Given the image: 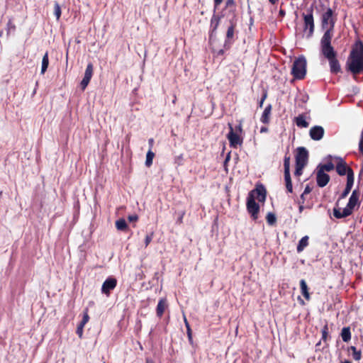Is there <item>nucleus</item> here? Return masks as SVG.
<instances>
[{"label":"nucleus","instance_id":"f3484780","mask_svg":"<svg viewBox=\"0 0 363 363\" xmlns=\"http://www.w3.org/2000/svg\"><path fill=\"white\" fill-rule=\"evenodd\" d=\"M167 308V303L166 298L160 299L157 308L156 314L159 318H162L165 309Z\"/></svg>","mask_w":363,"mask_h":363},{"label":"nucleus","instance_id":"473e14b6","mask_svg":"<svg viewBox=\"0 0 363 363\" xmlns=\"http://www.w3.org/2000/svg\"><path fill=\"white\" fill-rule=\"evenodd\" d=\"M321 333H322V340L324 342H326L328 340V337H330L329 331H328V325L327 323L323 327V328L321 330Z\"/></svg>","mask_w":363,"mask_h":363},{"label":"nucleus","instance_id":"4be33fe9","mask_svg":"<svg viewBox=\"0 0 363 363\" xmlns=\"http://www.w3.org/2000/svg\"><path fill=\"white\" fill-rule=\"evenodd\" d=\"M341 337L345 342H348L351 340V331L350 327H344L340 333Z\"/></svg>","mask_w":363,"mask_h":363},{"label":"nucleus","instance_id":"dca6fc26","mask_svg":"<svg viewBox=\"0 0 363 363\" xmlns=\"http://www.w3.org/2000/svg\"><path fill=\"white\" fill-rule=\"evenodd\" d=\"M336 172L340 176L348 175L350 167H347L346 162L342 158L339 159V162L336 165Z\"/></svg>","mask_w":363,"mask_h":363},{"label":"nucleus","instance_id":"a18cd8bd","mask_svg":"<svg viewBox=\"0 0 363 363\" xmlns=\"http://www.w3.org/2000/svg\"><path fill=\"white\" fill-rule=\"evenodd\" d=\"M267 91L264 90V92H263L262 96V98H261V99H260V101L259 102V106L260 108L262 107L264 101L267 99Z\"/></svg>","mask_w":363,"mask_h":363},{"label":"nucleus","instance_id":"a878e982","mask_svg":"<svg viewBox=\"0 0 363 363\" xmlns=\"http://www.w3.org/2000/svg\"><path fill=\"white\" fill-rule=\"evenodd\" d=\"M286 188L288 192H293V186L290 174H284Z\"/></svg>","mask_w":363,"mask_h":363},{"label":"nucleus","instance_id":"864d4df0","mask_svg":"<svg viewBox=\"0 0 363 363\" xmlns=\"http://www.w3.org/2000/svg\"><path fill=\"white\" fill-rule=\"evenodd\" d=\"M305 196L306 195H303V193L301 195L300 200L298 201V203H304L305 200H306Z\"/></svg>","mask_w":363,"mask_h":363},{"label":"nucleus","instance_id":"f8f14e48","mask_svg":"<svg viewBox=\"0 0 363 363\" xmlns=\"http://www.w3.org/2000/svg\"><path fill=\"white\" fill-rule=\"evenodd\" d=\"M252 194L255 196V199H257L259 202H264L267 196L264 186L262 184H257L255 189L249 193V195Z\"/></svg>","mask_w":363,"mask_h":363},{"label":"nucleus","instance_id":"6ab92c4d","mask_svg":"<svg viewBox=\"0 0 363 363\" xmlns=\"http://www.w3.org/2000/svg\"><path fill=\"white\" fill-rule=\"evenodd\" d=\"M309 237L308 235L303 236L298 242L296 250L298 253L303 251V250L309 245Z\"/></svg>","mask_w":363,"mask_h":363},{"label":"nucleus","instance_id":"338daca9","mask_svg":"<svg viewBox=\"0 0 363 363\" xmlns=\"http://www.w3.org/2000/svg\"><path fill=\"white\" fill-rule=\"evenodd\" d=\"M104 363H106L105 362Z\"/></svg>","mask_w":363,"mask_h":363},{"label":"nucleus","instance_id":"09e8293b","mask_svg":"<svg viewBox=\"0 0 363 363\" xmlns=\"http://www.w3.org/2000/svg\"><path fill=\"white\" fill-rule=\"evenodd\" d=\"M223 0H213L214 9L216 10L223 2Z\"/></svg>","mask_w":363,"mask_h":363},{"label":"nucleus","instance_id":"393cba45","mask_svg":"<svg viewBox=\"0 0 363 363\" xmlns=\"http://www.w3.org/2000/svg\"><path fill=\"white\" fill-rule=\"evenodd\" d=\"M334 168H335V165L331 162H328V163L324 164H320L318 167V169L322 170L323 172H325V171L330 172V171L333 170Z\"/></svg>","mask_w":363,"mask_h":363},{"label":"nucleus","instance_id":"c9c22d12","mask_svg":"<svg viewBox=\"0 0 363 363\" xmlns=\"http://www.w3.org/2000/svg\"><path fill=\"white\" fill-rule=\"evenodd\" d=\"M89 318H90L89 315V309L87 308H86L83 312L82 320H81V322L79 323L85 325L89 322Z\"/></svg>","mask_w":363,"mask_h":363},{"label":"nucleus","instance_id":"423d86ee","mask_svg":"<svg viewBox=\"0 0 363 363\" xmlns=\"http://www.w3.org/2000/svg\"><path fill=\"white\" fill-rule=\"evenodd\" d=\"M306 65L307 62L306 57L303 55H300L294 62L291 72L294 79H303L305 78L306 74Z\"/></svg>","mask_w":363,"mask_h":363},{"label":"nucleus","instance_id":"c756f323","mask_svg":"<svg viewBox=\"0 0 363 363\" xmlns=\"http://www.w3.org/2000/svg\"><path fill=\"white\" fill-rule=\"evenodd\" d=\"M350 350L352 352L353 359L356 361H359L362 358V352L360 350H357L354 346H351Z\"/></svg>","mask_w":363,"mask_h":363},{"label":"nucleus","instance_id":"3c124183","mask_svg":"<svg viewBox=\"0 0 363 363\" xmlns=\"http://www.w3.org/2000/svg\"><path fill=\"white\" fill-rule=\"evenodd\" d=\"M148 144H149V150H152V148L154 145V139L153 138H150L148 140Z\"/></svg>","mask_w":363,"mask_h":363},{"label":"nucleus","instance_id":"c85d7f7f","mask_svg":"<svg viewBox=\"0 0 363 363\" xmlns=\"http://www.w3.org/2000/svg\"><path fill=\"white\" fill-rule=\"evenodd\" d=\"M155 153L150 150H149L148 152H147L145 165L147 167H150L152 164V160L153 158L155 157Z\"/></svg>","mask_w":363,"mask_h":363},{"label":"nucleus","instance_id":"603ef678","mask_svg":"<svg viewBox=\"0 0 363 363\" xmlns=\"http://www.w3.org/2000/svg\"><path fill=\"white\" fill-rule=\"evenodd\" d=\"M224 53H225V50H224V49H220V50H218V51L216 52V56H217V57H218V56H222V55H224Z\"/></svg>","mask_w":363,"mask_h":363},{"label":"nucleus","instance_id":"4c0bfd02","mask_svg":"<svg viewBox=\"0 0 363 363\" xmlns=\"http://www.w3.org/2000/svg\"><path fill=\"white\" fill-rule=\"evenodd\" d=\"M91 78L89 77L84 76L81 83L80 86L82 91H84L86 86H88L89 83L90 82Z\"/></svg>","mask_w":363,"mask_h":363},{"label":"nucleus","instance_id":"39448f33","mask_svg":"<svg viewBox=\"0 0 363 363\" xmlns=\"http://www.w3.org/2000/svg\"><path fill=\"white\" fill-rule=\"evenodd\" d=\"M303 18V32L307 38H311L315 30V20L313 9L312 7L308 9L306 12L301 14Z\"/></svg>","mask_w":363,"mask_h":363},{"label":"nucleus","instance_id":"7c9ffc66","mask_svg":"<svg viewBox=\"0 0 363 363\" xmlns=\"http://www.w3.org/2000/svg\"><path fill=\"white\" fill-rule=\"evenodd\" d=\"M16 30V26L11 19H9L6 25V35L9 36L11 33Z\"/></svg>","mask_w":363,"mask_h":363},{"label":"nucleus","instance_id":"de8ad7c7","mask_svg":"<svg viewBox=\"0 0 363 363\" xmlns=\"http://www.w3.org/2000/svg\"><path fill=\"white\" fill-rule=\"evenodd\" d=\"M312 191V188L308 184L306 185V186L305 187V189L303 191V195H306V194H308L311 192Z\"/></svg>","mask_w":363,"mask_h":363},{"label":"nucleus","instance_id":"5fc2aeb1","mask_svg":"<svg viewBox=\"0 0 363 363\" xmlns=\"http://www.w3.org/2000/svg\"><path fill=\"white\" fill-rule=\"evenodd\" d=\"M184 213H184V212H183V213H182L181 216L178 218V220H177V223H178L179 224L182 223V222H183V217H184Z\"/></svg>","mask_w":363,"mask_h":363},{"label":"nucleus","instance_id":"6e6d98bb","mask_svg":"<svg viewBox=\"0 0 363 363\" xmlns=\"http://www.w3.org/2000/svg\"><path fill=\"white\" fill-rule=\"evenodd\" d=\"M299 204V206H298V211L299 213H302L303 209H304V206H303V203H298Z\"/></svg>","mask_w":363,"mask_h":363},{"label":"nucleus","instance_id":"2eb2a0df","mask_svg":"<svg viewBox=\"0 0 363 363\" xmlns=\"http://www.w3.org/2000/svg\"><path fill=\"white\" fill-rule=\"evenodd\" d=\"M330 177L328 174L323 172L322 170L318 169L316 173V182L319 187L323 188L325 186L330 182Z\"/></svg>","mask_w":363,"mask_h":363},{"label":"nucleus","instance_id":"7ed1b4c3","mask_svg":"<svg viewBox=\"0 0 363 363\" xmlns=\"http://www.w3.org/2000/svg\"><path fill=\"white\" fill-rule=\"evenodd\" d=\"M320 52L328 60L330 72L335 74L341 72V66L337 58V54L332 46L331 41L320 42Z\"/></svg>","mask_w":363,"mask_h":363},{"label":"nucleus","instance_id":"ddd939ff","mask_svg":"<svg viewBox=\"0 0 363 363\" xmlns=\"http://www.w3.org/2000/svg\"><path fill=\"white\" fill-rule=\"evenodd\" d=\"M117 284V280L113 277H108L102 284L101 291L103 294L109 295L110 291L113 290Z\"/></svg>","mask_w":363,"mask_h":363},{"label":"nucleus","instance_id":"5701e85b","mask_svg":"<svg viewBox=\"0 0 363 363\" xmlns=\"http://www.w3.org/2000/svg\"><path fill=\"white\" fill-rule=\"evenodd\" d=\"M116 227L117 230L121 231H126L128 228L126 221L123 218H120L116 221Z\"/></svg>","mask_w":363,"mask_h":363},{"label":"nucleus","instance_id":"4468645a","mask_svg":"<svg viewBox=\"0 0 363 363\" xmlns=\"http://www.w3.org/2000/svg\"><path fill=\"white\" fill-rule=\"evenodd\" d=\"M325 133L324 128L320 125H315L311 128L309 130V135L313 140H321Z\"/></svg>","mask_w":363,"mask_h":363},{"label":"nucleus","instance_id":"0eeeda50","mask_svg":"<svg viewBox=\"0 0 363 363\" xmlns=\"http://www.w3.org/2000/svg\"><path fill=\"white\" fill-rule=\"evenodd\" d=\"M220 19L221 16L216 13H213L211 16L208 31V41L210 44L213 43L216 38L217 29L220 25Z\"/></svg>","mask_w":363,"mask_h":363},{"label":"nucleus","instance_id":"cd10ccee","mask_svg":"<svg viewBox=\"0 0 363 363\" xmlns=\"http://www.w3.org/2000/svg\"><path fill=\"white\" fill-rule=\"evenodd\" d=\"M354 184V172L352 169H349L348 175L347 176L346 186L352 189Z\"/></svg>","mask_w":363,"mask_h":363},{"label":"nucleus","instance_id":"69168bd1","mask_svg":"<svg viewBox=\"0 0 363 363\" xmlns=\"http://www.w3.org/2000/svg\"><path fill=\"white\" fill-rule=\"evenodd\" d=\"M175 102H176V98L173 100L172 103L175 104Z\"/></svg>","mask_w":363,"mask_h":363},{"label":"nucleus","instance_id":"1a4fd4ad","mask_svg":"<svg viewBox=\"0 0 363 363\" xmlns=\"http://www.w3.org/2000/svg\"><path fill=\"white\" fill-rule=\"evenodd\" d=\"M230 131L227 135V138L229 140L230 146L233 148H236L238 145L242 144V138L237 133L234 132L233 125L231 123H228Z\"/></svg>","mask_w":363,"mask_h":363},{"label":"nucleus","instance_id":"58836bf2","mask_svg":"<svg viewBox=\"0 0 363 363\" xmlns=\"http://www.w3.org/2000/svg\"><path fill=\"white\" fill-rule=\"evenodd\" d=\"M154 237V232H151L150 233L147 234L145 236V247H147L150 243L152 242V238Z\"/></svg>","mask_w":363,"mask_h":363},{"label":"nucleus","instance_id":"9d476101","mask_svg":"<svg viewBox=\"0 0 363 363\" xmlns=\"http://www.w3.org/2000/svg\"><path fill=\"white\" fill-rule=\"evenodd\" d=\"M295 155L296 164L306 166L308 160V152L304 147H299L296 149Z\"/></svg>","mask_w":363,"mask_h":363},{"label":"nucleus","instance_id":"e433bc0d","mask_svg":"<svg viewBox=\"0 0 363 363\" xmlns=\"http://www.w3.org/2000/svg\"><path fill=\"white\" fill-rule=\"evenodd\" d=\"M91 78L89 77L84 76L81 83L80 86L82 91H84L86 86H88L89 83L90 82Z\"/></svg>","mask_w":363,"mask_h":363},{"label":"nucleus","instance_id":"680f3d73","mask_svg":"<svg viewBox=\"0 0 363 363\" xmlns=\"http://www.w3.org/2000/svg\"><path fill=\"white\" fill-rule=\"evenodd\" d=\"M269 1L272 4H276L278 1V0H269Z\"/></svg>","mask_w":363,"mask_h":363},{"label":"nucleus","instance_id":"9b49d317","mask_svg":"<svg viewBox=\"0 0 363 363\" xmlns=\"http://www.w3.org/2000/svg\"><path fill=\"white\" fill-rule=\"evenodd\" d=\"M236 23L230 21V25L228 28L227 32H226V36L225 40L224 42V48L225 50H228L230 48L231 45L234 42V37H235V30Z\"/></svg>","mask_w":363,"mask_h":363},{"label":"nucleus","instance_id":"6e6552de","mask_svg":"<svg viewBox=\"0 0 363 363\" xmlns=\"http://www.w3.org/2000/svg\"><path fill=\"white\" fill-rule=\"evenodd\" d=\"M246 205L247 210L248 213L251 214L253 220H257L259 212V206L257 203H256L255 196L252 194L248 195Z\"/></svg>","mask_w":363,"mask_h":363},{"label":"nucleus","instance_id":"aec40b11","mask_svg":"<svg viewBox=\"0 0 363 363\" xmlns=\"http://www.w3.org/2000/svg\"><path fill=\"white\" fill-rule=\"evenodd\" d=\"M296 125L298 128H308L309 123L306 121L305 116L303 114H300L295 118Z\"/></svg>","mask_w":363,"mask_h":363},{"label":"nucleus","instance_id":"052dcab7","mask_svg":"<svg viewBox=\"0 0 363 363\" xmlns=\"http://www.w3.org/2000/svg\"><path fill=\"white\" fill-rule=\"evenodd\" d=\"M267 130H268V128L267 127H262L260 129L261 133H265V132H267Z\"/></svg>","mask_w":363,"mask_h":363},{"label":"nucleus","instance_id":"f704fd0d","mask_svg":"<svg viewBox=\"0 0 363 363\" xmlns=\"http://www.w3.org/2000/svg\"><path fill=\"white\" fill-rule=\"evenodd\" d=\"M93 72H94V66H93L92 63L89 62L87 65L86 68L85 69L84 76L91 78L92 75H93Z\"/></svg>","mask_w":363,"mask_h":363},{"label":"nucleus","instance_id":"37998d69","mask_svg":"<svg viewBox=\"0 0 363 363\" xmlns=\"http://www.w3.org/2000/svg\"><path fill=\"white\" fill-rule=\"evenodd\" d=\"M84 327V325L80 323H79V325H77L76 333L78 335L79 338H82L83 336Z\"/></svg>","mask_w":363,"mask_h":363},{"label":"nucleus","instance_id":"bf43d9fd","mask_svg":"<svg viewBox=\"0 0 363 363\" xmlns=\"http://www.w3.org/2000/svg\"><path fill=\"white\" fill-rule=\"evenodd\" d=\"M145 363H155V362L151 358H146L145 359Z\"/></svg>","mask_w":363,"mask_h":363},{"label":"nucleus","instance_id":"c03bdc74","mask_svg":"<svg viewBox=\"0 0 363 363\" xmlns=\"http://www.w3.org/2000/svg\"><path fill=\"white\" fill-rule=\"evenodd\" d=\"M350 191H351L350 188L345 186V189L341 194L339 199H342L346 198L347 196V195L350 194Z\"/></svg>","mask_w":363,"mask_h":363},{"label":"nucleus","instance_id":"72a5a7b5","mask_svg":"<svg viewBox=\"0 0 363 363\" xmlns=\"http://www.w3.org/2000/svg\"><path fill=\"white\" fill-rule=\"evenodd\" d=\"M266 220L269 225H273L277 221V218L274 213L269 212L266 216Z\"/></svg>","mask_w":363,"mask_h":363},{"label":"nucleus","instance_id":"4d7b16f0","mask_svg":"<svg viewBox=\"0 0 363 363\" xmlns=\"http://www.w3.org/2000/svg\"><path fill=\"white\" fill-rule=\"evenodd\" d=\"M279 15L281 17H284L286 15V12L283 9H280L279 12Z\"/></svg>","mask_w":363,"mask_h":363},{"label":"nucleus","instance_id":"79ce46f5","mask_svg":"<svg viewBox=\"0 0 363 363\" xmlns=\"http://www.w3.org/2000/svg\"><path fill=\"white\" fill-rule=\"evenodd\" d=\"M184 323H185V325L186 327V332H187L188 337H189V340H192L191 329L190 328L189 323H188V321L186 318H184Z\"/></svg>","mask_w":363,"mask_h":363},{"label":"nucleus","instance_id":"13d9d810","mask_svg":"<svg viewBox=\"0 0 363 363\" xmlns=\"http://www.w3.org/2000/svg\"><path fill=\"white\" fill-rule=\"evenodd\" d=\"M236 130L237 131H239L240 133H241L242 131V124H239L237 127H236Z\"/></svg>","mask_w":363,"mask_h":363},{"label":"nucleus","instance_id":"a19ab883","mask_svg":"<svg viewBox=\"0 0 363 363\" xmlns=\"http://www.w3.org/2000/svg\"><path fill=\"white\" fill-rule=\"evenodd\" d=\"M236 6L235 0H226L225 1V8L226 9H233L235 10Z\"/></svg>","mask_w":363,"mask_h":363},{"label":"nucleus","instance_id":"bb28decb","mask_svg":"<svg viewBox=\"0 0 363 363\" xmlns=\"http://www.w3.org/2000/svg\"><path fill=\"white\" fill-rule=\"evenodd\" d=\"M290 156L286 153L284 159V174H290Z\"/></svg>","mask_w":363,"mask_h":363},{"label":"nucleus","instance_id":"f03ea898","mask_svg":"<svg viewBox=\"0 0 363 363\" xmlns=\"http://www.w3.org/2000/svg\"><path fill=\"white\" fill-rule=\"evenodd\" d=\"M337 20V14L330 7L323 9L320 16V23L322 29L325 30L320 42L332 41L335 23Z\"/></svg>","mask_w":363,"mask_h":363},{"label":"nucleus","instance_id":"49530a36","mask_svg":"<svg viewBox=\"0 0 363 363\" xmlns=\"http://www.w3.org/2000/svg\"><path fill=\"white\" fill-rule=\"evenodd\" d=\"M128 219L130 222H135L138 220V216L137 215H130L128 216Z\"/></svg>","mask_w":363,"mask_h":363},{"label":"nucleus","instance_id":"a211bd4d","mask_svg":"<svg viewBox=\"0 0 363 363\" xmlns=\"http://www.w3.org/2000/svg\"><path fill=\"white\" fill-rule=\"evenodd\" d=\"M272 109V106L271 104H268L266 106L260 118V121L262 123L264 124H268L269 123Z\"/></svg>","mask_w":363,"mask_h":363},{"label":"nucleus","instance_id":"f257e3e1","mask_svg":"<svg viewBox=\"0 0 363 363\" xmlns=\"http://www.w3.org/2000/svg\"><path fill=\"white\" fill-rule=\"evenodd\" d=\"M345 67L354 76L363 73V42L357 40L352 45Z\"/></svg>","mask_w":363,"mask_h":363},{"label":"nucleus","instance_id":"8fccbe9b","mask_svg":"<svg viewBox=\"0 0 363 363\" xmlns=\"http://www.w3.org/2000/svg\"><path fill=\"white\" fill-rule=\"evenodd\" d=\"M359 150L360 153L363 155V139H360L359 143Z\"/></svg>","mask_w":363,"mask_h":363},{"label":"nucleus","instance_id":"ea45409f","mask_svg":"<svg viewBox=\"0 0 363 363\" xmlns=\"http://www.w3.org/2000/svg\"><path fill=\"white\" fill-rule=\"evenodd\" d=\"M304 167L305 166H303V165L296 164V169H295V172H294L295 176H296V177L301 176L303 174V169Z\"/></svg>","mask_w":363,"mask_h":363},{"label":"nucleus","instance_id":"20e7f679","mask_svg":"<svg viewBox=\"0 0 363 363\" xmlns=\"http://www.w3.org/2000/svg\"><path fill=\"white\" fill-rule=\"evenodd\" d=\"M359 192L357 190H354L349 199V201L345 208H334L333 216L336 218H344L352 214L356 206L359 205Z\"/></svg>","mask_w":363,"mask_h":363},{"label":"nucleus","instance_id":"2f4dec72","mask_svg":"<svg viewBox=\"0 0 363 363\" xmlns=\"http://www.w3.org/2000/svg\"><path fill=\"white\" fill-rule=\"evenodd\" d=\"M54 14L57 20H60L62 14V10L59 3L57 1H55L54 4Z\"/></svg>","mask_w":363,"mask_h":363},{"label":"nucleus","instance_id":"0e129e2a","mask_svg":"<svg viewBox=\"0 0 363 363\" xmlns=\"http://www.w3.org/2000/svg\"><path fill=\"white\" fill-rule=\"evenodd\" d=\"M342 363H352V362L349 360H345Z\"/></svg>","mask_w":363,"mask_h":363},{"label":"nucleus","instance_id":"412c9836","mask_svg":"<svg viewBox=\"0 0 363 363\" xmlns=\"http://www.w3.org/2000/svg\"><path fill=\"white\" fill-rule=\"evenodd\" d=\"M300 288L302 295L304 296V298L309 301L311 298L310 294L308 291V287L307 286V284L304 279H301L300 281Z\"/></svg>","mask_w":363,"mask_h":363},{"label":"nucleus","instance_id":"e2e57ef3","mask_svg":"<svg viewBox=\"0 0 363 363\" xmlns=\"http://www.w3.org/2000/svg\"><path fill=\"white\" fill-rule=\"evenodd\" d=\"M230 160V155H228L227 157L225 158V163L228 162V161Z\"/></svg>","mask_w":363,"mask_h":363},{"label":"nucleus","instance_id":"b1692460","mask_svg":"<svg viewBox=\"0 0 363 363\" xmlns=\"http://www.w3.org/2000/svg\"><path fill=\"white\" fill-rule=\"evenodd\" d=\"M49 65V57H48V52H46L45 55L43 57L42 60V67H41V74H43Z\"/></svg>","mask_w":363,"mask_h":363}]
</instances>
